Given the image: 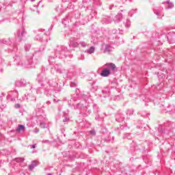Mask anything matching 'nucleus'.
Segmentation results:
<instances>
[{
	"label": "nucleus",
	"mask_w": 175,
	"mask_h": 175,
	"mask_svg": "<svg viewBox=\"0 0 175 175\" xmlns=\"http://www.w3.org/2000/svg\"><path fill=\"white\" fill-rule=\"evenodd\" d=\"M90 135H92L93 136L95 135V131H90Z\"/></svg>",
	"instance_id": "obj_6"
},
{
	"label": "nucleus",
	"mask_w": 175,
	"mask_h": 175,
	"mask_svg": "<svg viewBox=\"0 0 175 175\" xmlns=\"http://www.w3.org/2000/svg\"><path fill=\"white\" fill-rule=\"evenodd\" d=\"M36 146L35 145H33V146H32V148H36Z\"/></svg>",
	"instance_id": "obj_7"
},
{
	"label": "nucleus",
	"mask_w": 175,
	"mask_h": 175,
	"mask_svg": "<svg viewBox=\"0 0 175 175\" xmlns=\"http://www.w3.org/2000/svg\"><path fill=\"white\" fill-rule=\"evenodd\" d=\"M94 51H95V48L94 47H90V50H89V53L90 54H92V53H94Z\"/></svg>",
	"instance_id": "obj_5"
},
{
	"label": "nucleus",
	"mask_w": 175,
	"mask_h": 175,
	"mask_svg": "<svg viewBox=\"0 0 175 175\" xmlns=\"http://www.w3.org/2000/svg\"><path fill=\"white\" fill-rule=\"evenodd\" d=\"M100 76L103 77H107L110 76V70L107 68H105L100 73Z\"/></svg>",
	"instance_id": "obj_1"
},
{
	"label": "nucleus",
	"mask_w": 175,
	"mask_h": 175,
	"mask_svg": "<svg viewBox=\"0 0 175 175\" xmlns=\"http://www.w3.org/2000/svg\"><path fill=\"white\" fill-rule=\"evenodd\" d=\"M107 66L109 68H110L111 69H112V70H114V69H116V64L111 63V64H108Z\"/></svg>",
	"instance_id": "obj_4"
},
{
	"label": "nucleus",
	"mask_w": 175,
	"mask_h": 175,
	"mask_svg": "<svg viewBox=\"0 0 175 175\" xmlns=\"http://www.w3.org/2000/svg\"><path fill=\"white\" fill-rule=\"evenodd\" d=\"M25 131V126H24V125L23 124H19L18 128L16 129V132H18V133H20V132L21 131Z\"/></svg>",
	"instance_id": "obj_2"
},
{
	"label": "nucleus",
	"mask_w": 175,
	"mask_h": 175,
	"mask_svg": "<svg viewBox=\"0 0 175 175\" xmlns=\"http://www.w3.org/2000/svg\"><path fill=\"white\" fill-rule=\"evenodd\" d=\"M36 166H38V163L36 161H33L32 164L29 166V170H32V169H33V167Z\"/></svg>",
	"instance_id": "obj_3"
}]
</instances>
